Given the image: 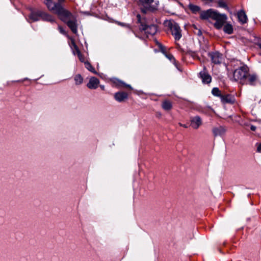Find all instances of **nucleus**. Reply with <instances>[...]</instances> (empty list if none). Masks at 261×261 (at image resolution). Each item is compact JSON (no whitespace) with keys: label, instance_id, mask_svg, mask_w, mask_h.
Segmentation results:
<instances>
[{"label":"nucleus","instance_id":"39","mask_svg":"<svg viewBox=\"0 0 261 261\" xmlns=\"http://www.w3.org/2000/svg\"><path fill=\"white\" fill-rule=\"evenodd\" d=\"M101 89H104V86H101Z\"/></svg>","mask_w":261,"mask_h":261},{"label":"nucleus","instance_id":"38","mask_svg":"<svg viewBox=\"0 0 261 261\" xmlns=\"http://www.w3.org/2000/svg\"><path fill=\"white\" fill-rule=\"evenodd\" d=\"M209 109H210V110L212 112H214V111L212 109H211V108H209Z\"/></svg>","mask_w":261,"mask_h":261},{"label":"nucleus","instance_id":"1","mask_svg":"<svg viewBox=\"0 0 261 261\" xmlns=\"http://www.w3.org/2000/svg\"><path fill=\"white\" fill-rule=\"evenodd\" d=\"M48 5L49 10L57 14L63 21L66 23L73 33H76L77 31L76 20L71 13L64 9L61 5H55L51 3Z\"/></svg>","mask_w":261,"mask_h":261},{"label":"nucleus","instance_id":"5","mask_svg":"<svg viewBox=\"0 0 261 261\" xmlns=\"http://www.w3.org/2000/svg\"><path fill=\"white\" fill-rule=\"evenodd\" d=\"M213 19L216 20L214 27L217 29H220L224 25L227 16L225 14H222L216 11L215 14L213 16Z\"/></svg>","mask_w":261,"mask_h":261},{"label":"nucleus","instance_id":"20","mask_svg":"<svg viewBox=\"0 0 261 261\" xmlns=\"http://www.w3.org/2000/svg\"><path fill=\"white\" fill-rule=\"evenodd\" d=\"M162 107L165 110L169 111L171 109L172 105L170 101L166 100L163 101Z\"/></svg>","mask_w":261,"mask_h":261},{"label":"nucleus","instance_id":"22","mask_svg":"<svg viewBox=\"0 0 261 261\" xmlns=\"http://www.w3.org/2000/svg\"><path fill=\"white\" fill-rule=\"evenodd\" d=\"M74 80L75 85H79L83 83L84 79L81 74H77L74 76Z\"/></svg>","mask_w":261,"mask_h":261},{"label":"nucleus","instance_id":"28","mask_svg":"<svg viewBox=\"0 0 261 261\" xmlns=\"http://www.w3.org/2000/svg\"><path fill=\"white\" fill-rule=\"evenodd\" d=\"M218 5L220 7H222V8L226 7V3L222 1H219L218 2Z\"/></svg>","mask_w":261,"mask_h":261},{"label":"nucleus","instance_id":"9","mask_svg":"<svg viewBox=\"0 0 261 261\" xmlns=\"http://www.w3.org/2000/svg\"><path fill=\"white\" fill-rule=\"evenodd\" d=\"M220 99L221 102L223 104H233L235 102V98L234 96L229 94H222Z\"/></svg>","mask_w":261,"mask_h":261},{"label":"nucleus","instance_id":"27","mask_svg":"<svg viewBox=\"0 0 261 261\" xmlns=\"http://www.w3.org/2000/svg\"><path fill=\"white\" fill-rule=\"evenodd\" d=\"M118 24L121 26L125 27V28H128V29L132 30V28H131L130 25L128 24H126V23H124L120 22H118Z\"/></svg>","mask_w":261,"mask_h":261},{"label":"nucleus","instance_id":"8","mask_svg":"<svg viewBox=\"0 0 261 261\" xmlns=\"http://www.w3.org/2000/svg\"><path fill=\"white\" fill-rule=\"evenodd\" d=\"M212 63L214 64H220L222 60V55L219 52H211L208 54Z\"/></svg>","mask_w":261,"mask_h":261},{"label":"nucleus","instance_id":"16","mask_svg":"<svg viewBox=\"0 0 261 261\" xmlns=\"http://www.w3.org/2000/svg\"><path fill=\"white\" fill-rule=\"evenodd\" d=\"M216 13L215 11L212 9L208 10L206 11H203L200 13V17L202 19H207L208 18L213 19V16Z\"/></svg>","mask_w":261,"mask_h":261},{"label":"nucleus","instance_id":"12","mask_svg":"<svg viewBox=\"0 0 261 261\" xmlns=\"http://www.w3.org/2000/svg\"><path fill=\"white\" fill-rule=\"evenodd\" d=\"M226 129L223 126L214 127L212 129L213 134L214 137L221 136L225 134Z\"/></svg>","mask_w":261,"mask_h":261},{"label":"nucleus","instance_id":"2","mask_svg":"<svg viewBox=\"0 0 261 261\" xmlns=\"http://www.w3.org/2000/svg\"><path fill=\"white\" fill-rule=\"evenodd\" d=\"M248 72V67L246 65H243L234 71L233 78L235 81L239 82L240 83L245 84Z\"/></svg>","mask_w":261,"mask_h":261},{"label":"nucleus","instance_id":"36","mask_svg":"<svg viewBox=\"0 0 261 261\" xmlns=\"http://www.w3.org/2000/svg\"><path fill=\"white\" fill-rule=\"evenodd\" d=\"M198 35H201V31L200 30L198 31Z\"/></svg>","mask_w":261,"mask_h":261},{"label":"nucleus","instance_id":"23","mask_svg":"<svg viewBox=\"0 0 261 261\" xmlns=\"http://www.w3.org/2000/svg\"><path fill=\"white\" fill-rule=\"evenodd\" d=\"M85 66L86 68L89 71H90V72H91L94 74H97L96 71L95 70L94 68L91 65V64L89 62H85Z\"/></svg>","mask_w":261,"mask_h":261},{"label":"nucleus","instance_id":"7","mask_svg":"<svg viewBox=\"0 0 261 261\" xmlns=\"http://www.w3.org/2000/svg\"><path fill=\"white\" fill-rule=\"evenodd\" d=\"M198 76L203 84H210L212 82V76L205 66H203V70L199 73Z\"/></svg>","mask_w":261,"mask_h":261},{"label":"nucleus","instance_id":"14","mask_svg":"<svg viewBox=\"0 0 261 261\" xmlns=\"http://www.w3.org/2000/svg\"><path fill=\"white\" fill-rule=\"evenodd\" d=\"M99 81L95 77H92L90 79L87 87L91 89H95L98 87Z\"/></svg>","mask_w":261,"mask_h":261},{"label":"nucleus","instance_id":"18","mask_svg":"<svg viewBox=\"0 0 261 261\" xmlns=\"http://www.w3.org/2000/svg\"><path fill=\"white\" fill-rule=\"evenodd\" d=\"M112 82L115 85V86L118 88L126 87L130 89H132L130 85H127L118 79H114L112 80Z\"/></svg>","mask_w":261,"mask_h":261},{"label":"nucleus","instance_id":"25","mask_svg":"<svg viewBox=\"0 0 261 261\" xmlns=\"http://www.w3.org/2000/svg\"><path fill=\"white\" fill-rule=\"evenodd\" d=\"M76 52L80 61L84 63L86 62L84 56L81 53L77 48H76Z\"/></svg>","mask_w":261,"mask_h":261},{"label":"nucleus","instance_id":"17","mask_svg":"<svg viewBox=\"0 0 261 261\" xmlns=\"http://www.w3.org/2000/svg\"><path fill=\"white\" fill-rule=\"evenodd\" d=\"M41 11L32 12L29 16V22H32L40 20Z\"/></svg>","mask_w":261,"mask_h":261},{"label":"nucleus","instance_id":"24","mask_svg":"<svg viewBox=\"0 0 261 261\" xmlns=\"http://www.w3.org/2000/svg\"><path fill=\"white\" fill-rule=\"evenodd\" d=\"M212 93L214 96L219 97L220 98L221 97L223 94L221 93V91L219 89V88L216 87L213 88L212 90Z\"/></svg>","mask_w":261,"mask_h":261},{"label":"nucleus","instance_id":"3","mask_svg":"<svg viewBox=\"0 0 261 261\" xmlns=\"http://www.w3.org/2000/svg\"><path fill=\"white\" fill-rule=\"evenodd\" d=\"M164 24L170 30L175 40H179L181 38V30L176 22L172 20H169L165 21Z\"/></svg>","mask_w":261,"mask_h":261},{"label":"nucleus","instance_id":"29","mask_svg":"<svg viewBox=\"0 0 261 261\" xmlns=\"http://www.w3.org/2000/svg\"><path fill=\"white\" fill-rule=\"evenodd\" d=\"M50 3H51V4H54V5H61L60 4H59V3H53V2L51 1V0H47V2H46V6H47V8H48V9H49V7H48V4H50Z\"/></svg>","mask_w":261,"mask_h":261},{"label":"nucleus","instance_id":"32","mask_svg":"<svg viewBox=\"0 0 261 261\" xmlns=\"http://www.w3.org/2000/svg\"><path fill=\"white\" fill-rule=\"evenodd\" d=\"M167 57L170 60H171L172 59H173V60L174 61H175V60L174 58L172 55H169L167 56Z\"/></svg>","mask_w":261,"mask_h":261},{"label":"nucleus","instance_id":"30","mask_svg":"<svg viewBox=\"0 0 261 261\" xmlns=\"http://www.w3.org/2000/svg\"><path fill=\"white\" fill-rule=\"evenodd\" d=\"M58 30L61 33H62L63 34H66L65 31L64 30V29L61 26H60V25L58 26Z\"/></svg>","mask_w":261,"mask_h":261},{"label":"nucleus","instance_id":"6","mask_svg":"<svg viewBox=\"0 0 261 261\" xmlns=\"http://www.w3.org/2000/svg\"><path fill=\"white\" fill-rule=\"evenodd\" d=\"M139 30L141 32H144L148 36V35H153L157 31V27L155 25H147L143 22H140Z\"/></svg>","mask_w":261,"mask_h":261},{"label":"nucleus","instance_id":"26","mask_svg":"<svg viewBox=\"0 0 261 261\" xmlns=\"http://www.w3.org/2000/svg\"><path fill=\"white\" fill-rule=\"evenodd\" d=\"M189 9L194 13L198 12L200 10V8L198 6L192 4L189 5Z\"/></svg>","mask_w":261,"mask_h":261},{"label":"nucleus","instance_id":"33","mask_svg":"<svg viewBox=\"0 0 261 261\" xmlns=\"http://www.w3.org/2000/svg\"><path fill=\"white\" fill-rule=\"evenodd\" d=\"M178 124L180 126H182L185 128H188V126L187 125V124H183L181 123H179Z\"/></svg>","mask_w":261,"mask_h":261},{"label":"nucleus","instance_id":"37","mask_svg":"<svg viewBox=\"0 0 261 261\" xmlns=\"http://www.w3.org/2000/svg\"><path fill=\"white\" fill-rule=\"evenodd\" d=\"M258 46H259V47L261 49V43H259L258 44Z\"/></svg>","mask_w":261,"mask_h":261},{"label":"nucleus","instance_id":"21","mask_svg":"<svg viewBox=\"0 0 261 261\" xmlns=\"http://www.w3.org/2000/svg\"><path fill=\"white\" fill-rule=\"evenodd\" d=\"M223 31L228 34H231L233 31V27L230 23H226L224 26Z\"/></svg>","mask_w":261,"mask_h":261},{"label":"nucleus","instance_id":"15","mask_svg":"<svg viewBox=\"0 0 261 261\" xmlns=\"http://www.w3.org/2000/svg\"><path fill=\"white\" fill-rule=\"evenodd\" d=\"M114 97L118 102H122L128 97V94L125 92H118L115 94Z\"/></svg>","mask_w":261,"mask_h":261},{"label":"nucleus","instance_id":"35","mask_svg":"<svg viewBox=\"0 0 261 261\" xmlns=\"http://www.w3.org/2000/svg\"><path fill=\"white\" fill-rule=\"evenodd\" d=\"M137 18H138V20L140 21V15L139 14L137 15Z\"/></svg>","mask_w":261,"mask_h":261},{"label":"nucleus","instance_id":"19","mask_svg":"<svg viewBox=\"0 0 261 261\" xmlns=\"http://www.w3.org/2000/svg\"><path fill=\"white\" fill-rule=\"evenodd\" d=\"M40 15V19L50 22L54 21V18L53 17L44 12L41 11Z\"/></svg>","mask_w":261,"mask_h":261},{"label":"nucleus","instance_id":"10","mask_svg":"<svg viewBox=\"0 0 261 261\" xmlns=\"http://www.w3.org/2000/svg\"><path fill=\"white\" fill-rule=\"evenodd\" d=\"M191 126L194 129H198L199 127L202 124V120L198 116H196L191 118Z\"/></svg>","mask_w":261,"mask_h":261},{"label":"nucleus","instance_id":"4","mask_svg":"<svg viewBox=\"0 0 261 261\" xmlns=\"http://www.w3.org/2000/svg\"><path fill=\"white\" fill-rule=\"evenodd\" d=\"M154 0H138V5L141 12L144 14L148 12H153L156 10V8L152 4Z\"/></svg>","mask_w":261,"mask_h":261},{"label":"nucleus","instance_id":"31","mask_svg":"<svg viewBox=\"0 0 261 261\" xmlns=\"http://www.w3.org/2000/svg\"><path fill=\"white\" fill-rule=\"evenodd\" d=\"M257 151L258 152H261V143L257 144Z\"/></svg>","mask_w":261,"mask_h":261},{"label":"nucleus","instance_id":"34","mask_svg":"<svg viewBox=\"0 0 261 261\" xmlns=\"http://www.w3.org/2000/svg\"><path fill=\"white\" fill-rule=\"evenodd\" d=\"M256 126H254V125H251L250 126V129L252 130V131H255L256 130Z\"/></svg>","mask_w":261,"mask_h":261},{"label":"nucleus","instance_id":"11","mask_svg":"<svg viewBox=\"0 0 261 261\" xmlns=\"http://www.w3.org/2000/svg\"><path fill=\"white\" fill-rule=\"evenodd\" d=\"M237 18L239 22L242 24H244L247 22L248 18L246 14L243 10H241L237 12Z\"/></svg>","mask_w":261,"mask_h":261},{"label":"nucleus","instance_id":"13","mask_svg":"<svg viewBox=\"0 0 261 261\" xmlns=\"http://www.w3.org/2000/svg\"><path fill=\"white\" fill-rule=\"evenodd\" d=\"M258 81V77L256 74H250L248 72V75L246 78V82L245 84H249L254 85Z\"/></svg>","mask_w":261,"mask_h":261}]
</instances>
